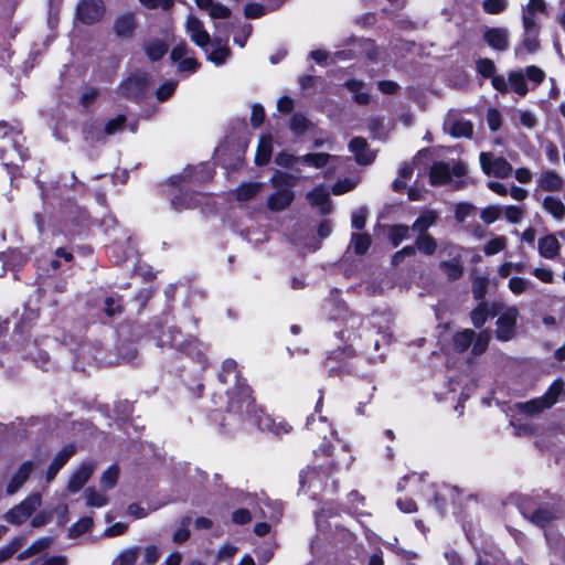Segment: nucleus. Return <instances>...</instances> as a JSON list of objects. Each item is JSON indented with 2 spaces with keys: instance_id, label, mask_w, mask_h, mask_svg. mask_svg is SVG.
I'll use <instances>...</instances> for the list:
<instances>
[{
  "instance_id": "bf43d9fd",
  "label": "nucleus",
  "mask_w": 565,
  "mask_h": 565,
  "mask_svg": "<svg viewBox=\"0 0 565 565\" xmlns=\"http://www.w3.org/2000/svg\"><path fill=\"white\" fill-rule=\"evenodd\" d=\"M275 162L284 168H290L300 162V157L294 156L287 151H281L275 157Z\"/></svg>"
},
{
  "instance_id": "c756f323",
  "label": "nucleus",
  "mask_w": 565,
  "mask_h": 565,
  "mask_svg": "<svg viewBox=\"0 0 565 565\" xmlns=\"http://www.w3.org/2000/svg\"><path fill=\"white\" fill-rule=\"evenodd\" d=\"M565 395V384L562 380H555L542 396L548 408L556 404L562 395Z\"/></svg>"
},
{
  "instance_id": "f03ea898",
  "label": "nucleus",
  "mask_w": 565,
  "mask_h": 565,
  "mask_svg": "<svg viewBox=\"0 0 565 565\" xmlns=\"http://www.w3.org/2000/svg\"><path fill=\"white\" fill-rule=\"evenodd\" d=\"M297 181L298 177L277 170L270 179L275 192L268 196V209L274 212L287 209L294 201L292 188L297 184Z\"/></svg>"
},
{
  "instance_id": "6e6d98bb",
  "label": "nucleus",
  "mask_w": 565,
  "mask_h": 565,
  "mask_svg": "<svg viewBox=\"0 0 565 565\" xmlns=\"http://www.w3.org/2000/svg\"><path fill=\"white\" fill-rule=\"evenodd\" d=\"M502 213L501 206L498 205H489L484 207L480 213V218L487 223L491 224L500 218Z\"/></svg>"
},
{
  "instance_id": "680f3d73",
  "label": "nucleus",
  "mask_w": 565,
  "mask_h": 565,
  "mask_svg": "<svg viewBox=\"0 0 565 565\" xmlns=\"http://www.w3.org/2000/svg\"><path fill=\"white\" fill-rule=\"evenodd\" d=\"M477 71L483 76V77H491L494 76L495 65L493 61L489 58H480L477 62Z\"/></svg>"
},
{
  "instance_id": "0eeeda50",
  "label": "nucleus",
  "mask_w": 565,
  "mask_h": 565,
  "mask_svg": "<svg viewBox=\"0 0 565 565\" xmlns=\"http://www.w3.org/2000/svg\"><path fill=\"white\" fill-rule=\"evenodd\" d=\"M479 160L481 169L487 175L498 179H507L513 172V168L507 159L503 157H497L491 152H481Z\"/></svg>"
},
{
  "instance_id": "c9c22d12",
  "label": "nucleus",
  "mask_w": 565,
  "mask_h": 565,
  "mask_svg": "<svg viewBox=\"0 0 565 565\" xmlns=\"http://www.w3.org/2000/svg\"><path fill=\"white\" fill-rule=\"evenodd\" d=\"M516 408L523 414L535 415V414L542 413L544 409H547L548 406L546 405L545 401L541 396V397H537V398H534V399H531V401H527L524 403H519L516 405Z\"/></svg>"
},
{
  "instance_id": "3c124183",
  "label": "nucleus",
  "mask_w": 565,
  "mask_h": 565,
  "mask_svg": "<svg viewBox=\"0 0 565 565\" xmlns=\"http://www.w3.org/2000/svg\"><path fill=\"white\" fill-rule=\"evenodd\" d=\"M191 523V516H184L181 520L180 527L173 533L172 541L174 543H183L190 537L189 525Z\"/></svg>"
},
{
  "instance_id": "8fccbe9b",
  "label": "nucleus",
  "mask_w": 565,
  "mask_h": 565,
  "mask_svg": "<svg viewBox=\"0 0 565 565\" xmlns=\"http://www.w3.org/2000/svg\"><path fill=\"white\" fill-rule=\"evenodd\" d=\"M23 539L15 537L0 548V563L9 559L22 545Z\"/></svg>"
},
{
  "instance_id": "052dcab7",
  "label": "nucleus",
  "mask_w": 565,
  "mask_h": 565,
  "mask_svg": "<svg viewBox=\"0 0 565 565\" xmlns=\"http://www.w3.org/2000/svg\"><path fill=\"white\" fill-rule=\"evenodd\" d=\"M488 319V310L484 305H479L475 310L471 312V321L476 328L482 327Z\"/></svg>"
},
{
  "instance_id": "423d86ee",
  "label": "nucleus",
  "mask_w": 565,
  "mask_h": 565,
  "mask_svg": "<svg viewBox=\"0 0 565 565\" xmlns=\"http://www.w3.org/2000/svg\"><path fill=\"white\" fill-rule=\"evenodd\" d=\"M465 173L466 169L459 162H436L430 168L429 179L433 185H445L451 182L454 177L461 178Z\"/></svg>"
},
{
  "instance_id": "473e14b6",
  "label": "nucleus",
  "mask_w": 565,
  "mask_h": 565,
  "mask_svg": "<svg viewBox=\"0 0 565 565\" xmlns=\"http://www.w3.org/2000/svg\"><path fill=\"white\" fill-rule=\"evenodd\" d=\"M544 210L556 220H563L565 216V205L562 200L554 196H546L543 200Z\"/></svg>"
},
{
  "instance_id": "4c0bfd02",
  "label": "nucleus",
  "mask_w": 565,
  "mask_h": 565,
  "mask_svg": "<svg viewBox=\"0 0 565 565\" xmlns=\"http://www.w3.org/2000/svg\"><path fill=\"white\" fill-rule=\"evenodd\" d=\"M347 88L354 94V99L358 104H369L371 96L366 92H362L363 83L360 81L351 79L345 83Z\"/></svg>"
},
{
  "instance_id": "5fc2aeb1",
  "label": "nucleus",
  "mask_w": 565,
  "mask_h": 565,
  "mask_svg": "<svg viewBox=\"0 0 565 565\" xmlns=\"http://www.w3.org/2000/svg\"><path fill=\"white\" fill-rule=\"evenodd\" d=\"M508 0H484L482 3L483 10L489 14H498L508 8Z\"/></svg>"
},
{
  "instance_id": "20e7f679",
  "label": "nucleus",
  "mask_w": 565,
  "mask_h": 565,
  "mask_svg": "<svg viewBox=\"0 0 565 565\" xmlns=\"http://www.w3.org/2000/svg\"><path fill=\"white\" fill-rule=\"evenodd\" d=\"M42 504V498L39 493L26 497L21 503L9 510L4 519L7 522L20 525L24 523Z\"/></svg>"
},
{
  "instance_id": "c85d7f7f",
  "label": "nucleus",
  "mask_w": 565,
  "mask_h": 565,
  "mask_svg": "<svg viewBox=\"0 0 565 565\" xmlns=\"http://www.w3.org/2000/svg\"><path fill=\"white\" fill-rule=\"evenodd\" d=\"M476 337V332L471 329H465L454 334L452 342L456 351L462 353L467 351Z\"/></svg>"
},
{
  "instance_id": "6e6552de",
  "label": "nucleus",
  "mask_w": 565,
  "mask_h": 565,
  "mask_svg": "<svg viewBox=\"0 0 565 565\" xmlns=\"http://www.w3.org/2000/svg\"><path fill=\"white\" fill-rule=\"evenodd\" d=\"M29 157L28 149L20 143V136H3V145L0 148V159L6 166H17L18 161H24Z\"/></svg>"
},
{
  "instance_id": "bb28decb",
  "label": "nucleus",
  "mask_w": 565,
  "mask_h": 565,
  "mask_svg": "<svg viewBox=\"0 0 565 565\" xmlns=\"http://www.w3.org/2000/svg\"><path fill=\"white\" fill-rule=\"evenodd\" d=\"M273 152V138L270 136H263L259 139L258 148L255 156V162L258 166H264L269 162Z\"/></svg>"
},
{
  "instance_id": "7c9ffc66",
  "label": "nucleus",
  "mask_w": 565,
  "mask_h": 565,
  "mask_svg": "<svg viewBox=\"0 0 565 565\" xmlns=\"http://www.w3.org/2000/svg\"><path fill=\"white\" fill-rule=\"evenodd\" d=\"M52 537L49 536L41 537L34 541L26 550H24L18 555V561H24L30 558L31 556L41 553L52 544Z\"/></svg>"
},
{
  "instance_id": "cd10ccee",
  "label": "nucleus",
  "mask_w": 565,
  "mask_h": 565,
  "mask_svg": "<svg viewBox=\"0 0 565 565\" xmlns=\"http://www.w3.org/2000/svg\"><path fill=\"white\" fill-rule=\"evenodd\" d=\"M212 45L214 49L209 53L207 60L215 65H222L230 55V49L221 39H215Z\"/></svg>"
},
{
  "instance_id": "7ed1b4c3",
  "label": "nucleus",
  "mask_w": 565,
  "mask_h": 565,
  "mask_svg": "<svg viewBox=\"0 0 565 565\" xmlns=\"http://www.w3.org/2000/svg\"><path fill=\"white\" fill-rule=\"evenodd\" d=\"M237 413L245 415V418L252 420L255 425H257L259 429L267 430L275 435L288 434L291 429V426L288 423H286L282 418L264 414L263 409L258 408L255 405L253 398L252 406L249 407V409H246L244 407Z\"/></svg>"
},
{
  "instance_id": "69168bd1",
  "label": "nucleus",
  "mask_w": 565,
  "mask_h": 565,
  "mask_svg": "<svg viewBox=\"0 0 565 565\" xmlns=\"http://www.w3.org/2000/svg\"><path fill=\"white\" fill-rule=\"evenodd\" d=\"M523 210L516 205H509L504 209L505 218L510 223H519L523 217Z\"/></svg>"
},
{
  "instance_id": "a18cd8bd",
  "label": "nucleus",
  "mask_w": 565,
  "mask_h": 565,
  "mask_svg": "<svg viewBox=\"0 0 565 565\" xmlns=\"http://www.w3.org/2000/svg\"><path fill=\"white\" fill-rule=\"evenodd\" d=\"M490 332L484 330V331H481L479 332L478 334H476L475 339H473V342L471 344L472 347V354L473 355H480L482 354L487 348H488V344H489V341H490Z\"/></svg>"
},
{
  "instance_id": "13d9d810",
  "label": "nucleus",
  "mask_w": 565,
  "mask_h": 565,
  "mask_svg": "<svg viewBox=\"0 0 565 565\" xmlns=\"http://www.w3.org/2000/svg\"><path fill=\"white\" fill-rule=\"evenodd\" d=\"M488 290V279L486 277H476L472 281V294L477 300L483 299Z\"/></svg>"
},
{
  "instance_id": "9b49d317",
  "label": "nucleus",
  "mask_w": 565,
  "mask_h": 565,
  "mask_svg": "<svg viewBox=\"0 0 565 565\" xmlns=\"http://www.w3.org/2000/svg\"><path fill=\"white\" fill-rule=\"evenodd\" d=\"M185 32L189 35L190 40L204 50V52L209 53V45L211 43V36L207 31L204 29L203 22L193 14H189L185 19Z\"/></svg>"
},
{
  "instance_id": "4d7b16f0",
  "label": "nucleus",
  "mask_w": 565,
  "mask_h": 565,
  "mask_svg": "<svg viewBox=\"0 0 565 565\" xmlns=\"http://www.w3.org/2000/svg\"><path fill=\"white\" fill-rule=\"evenodd\" d=\"M530 286L531 281L522 277H512L509 280V289L516 296L525 292Z\"/></svg>"
},
{
  "instance_id": "ddd939ff",
  "label": "nucleus",
  "mask_w": 565,
  "mask_h": 565,
  "mask_svg": "<svg viewBox=\"0 0 565 565\" xmlns=\"http://www.w3.org/2000/svg\"><path fill=\"white\" fill-rule=\"evenodd\" d=\"M539 33L540 28H523L522 38L514 49V53L518 57L534 53L539 50Z\"/></svg>"
},
{
  "instance_id": "412c9836",
  "label": "nucleus",
  "mask_w": 565,
  "mask_h": 565,
  "mask_svg": "<svg viewBox=\"0 0 565 565\" xmlns=\"http://www.w3.org/2000/svg\"><path fill=\"white\" fill-rule=\"evenodd\" d=\"M307 199L311 205L318 206L322 214H328L331 211L329 192L323 186H317L307 194Z\"/></svg>"
},
{
  "instance_id": "0e129e2a",
  "label": "nucleus",
  "mask_w": 565,
  "mask_h": 565,
  "mask_svg": "<svg viewBox=\"0 0 565 565\" xmlns=\"http://www.w3.org/2000/svg\"><path fill=\"white\" fill-rule=\"evenodd\" d=\"M367 210L361 207L352 213L351 223L352 227L362 230L365 226Z\"/></svg>"
},
{
  "instance_id": "2eb2a0df",
  "label": "nucleus",
  "mask_w": 565,
  "mask_h": 565,
  "mask_svg": "<svg viewBox=\"0 0 565 565\" xmlns=\"http://www.w3.org/2000/svg\"><path fill=\"white\" fill-rule=\"evenodd\" d=\"M483 39L491 49L497 51H505L510 44V33L507 28H488Z\"/></svg>"
},
{
  "instance_id": "a878e982",
  "label": "nucleus",
  "mask_w": 565,
  "mask_h": 565,
  "mask_svg": "<svg viewBox=\"0 0 565 565\" xmlns=\"http://www.w3.org/2000/svg\"><path fill=\"white\" fill-rule=\"evenodd\" d=\"M160 347H171L178 350L185 349V342L181 340V333L177 328H169L167 332H163L159 337Z\"/></svg>"
},
{
  "instance_id": "4468645a",
  "label": "nucleus",
  "mask_w": 565,
  "mask_h": 565,
  "mask_svg": "<svg viewBox=\"0 0 565 565\" xmlns=\"http://www.w3.org/2000/svg\"><path fill=\"white\" fill-rule=\"evenodd\" d=\"M39 465V461L26 460L22 462L12 475L8 486L7 493L14 494L18 492L29 479L32 471Z\"/></svg>"
},
{
  "instance_id": "4be33fe9",
  "label": "nucleus",
  "mask_w": 565,
  "mask_h": 565,
  "mask_svg": "<svg viewBox=\"0 0 565 565\" xmlns=\"http://www.w3.org/2000/svg\"><path fill=\"white\" fill-rule=\"evenodd\" d=\"M143 50L151 62L161 60L168 52V45L163 40L150 39L143 42Z\"/></svg>"
},
{
  "instance_id": "2f4dec72",
  "label": "nucleus",
  "mask_w": 565,
  "mask_h": 565,
  "mask_svg": "<svg viewBox=\"0 0 565 565\" xmlns=\"http://www.w3.org/2000/svg\"><path fill=\"white\" fill-rule=\"evenodd\" d=\"M84 499L86 505L90 508H103L108 503V497L103 491L92 487L84 491Z\"/></svg>"
},
{
  "instance_id": "774afa93",
  "label": "nucleus",
  "mask_w": 565,
  "mask_h": 565,
  "mask_svg": "<svg viewBox=\"0 0 565 565\" xmlns=\"http://www.w3.org/2000/svg\"><path fill=\"white\" fill-rule=\"evenodd\" d=\"M160 553L156 545H149L143 550L145 565H153L159 561Z\"/></svg>"
},
{
  "instance_id": "1a4fd4ad",
  "label": "nucleus",
  "mask_w": 565,
  "mask_h": 565,
  "mask_svg": "<svg viewBox=\"0 0 565 565\" xmlns=\"http://www.w3.org/2000/svg\"><path fill=\"white\" fill-rule=\"evenodd\" d=\"M105 6L102 0H81L76 8L77 19L86 25H92L102 20Z\"/></svg>"
},
{
  "instance_id": "79ce46f5",
  "label": "nucleus",
  "mask_w": 565,
  "mask_h": 565,
  "mask_svg": "<svg viewBox=\"0 0 565 565\" xmlns=\"http://www.w3.org/2000/svg\"><path fill=\"white\" fill-rule=\"evenodd\" d=\"M371 236L369 234L353 233L351 237V245L353 246L356 255H363L367 252L371 245Z\"/></svg>"
},
{
  "instance_id": "f257e3e1",
  "label": "nucleus",
  "mask_w": 565,
  "mask_h": 565,
  "mask_svg": "<svg viewBox=\"0 0 565 565\" xmlns=\"http://www.w3.org/2000/svg\"><path fill=\"white\" fill-rule=\"evenodd\" d=\"M218 379L224 384L234 383V387L226 391L228 412H239L244 407L249 409L252 406V391L245 381L241 379L237 363L234 360L227 359L223 362Z\"/></svg>"
},
{
  "instance_id": "c03bdc74",
  "label": "nucleus",
  "mask_w": 565,
  "mask_h": 565,
  "mask_svg": "<svg viewBox=\"0 0 565 565\" xmlns=\"http://www.w3.org/2000/svg\"><path fill=\"white\" fill-rule=\"evenodd\" d=\"M119 477V468L117 466H110L105 470L100 477V486L104 490L113 489Z\"/></svg>"
},
{
  "instance_id": "f8f14e48",
  "label": "nucleus",
  "mask_w": 565,
  "mask_h": 565,
  "mask_svg": "<svg viewBox=\"0 0 565 565\" xmlns=\"http://www.w3.org/2000/svg\"><path fill=\"white\" fill-rule=\"evenodd\" d=\"M95 470L96 463L94 461L82 462L71 475L67 490L72 493L78 492L87 483Z\"/></svg>"
},
{
  "instance_id": "6ab92c4d",
  "label": "nucleus",
  "mask_w": 565,
  "mask_h": 565,
  "mask_svg": "<svg viewBox=\"0 0 565 565\" xmlns=\"http://www.w3.org/2000/svg\"><path fill=\"white\" fill-rule=\"evenodd\" d=\"M537 249L542 257L553 259L558 255L561 244L555 235L548 234L539 239Z\"/></svg>"
},
{
  "instance_id": "9d476101",
  "label": "nucleus",
  "mask_w": 565,
  "mask_h": 565,
  "mask_svg": "<svg viewBox=\"0 0 565 565\" xmlns=\"http://www.w3.org/2000/svg\"><path fill=\"white\" fill-rule=\"evenodd\" d=\"M444 130L455 138L471 137L472 124L457 110H450L444 121Z\"/></svg>"
},
{
  "instance_id": "864d4df0",
  "label": "nucleus",
  "mask_w": 565,
  "mask_h": 565,
  "mask_svg": "<svg viewBox=\"0 0 565 565\" xmlns=\"http://www.w3.org/2000/svg\"><path fill=\"white\" fill-rule=\"evenodd\" d=\"M93 526V519L89 516L82 518L70 529V535L73 537L79 536L90 530Z\"/></svg>"
},
{
  "instance_id": "603ef678",
  "label": "nucleus",
  "mask_w": 565,
  "mask_h": 565,
  "mask_svg": "<svg viewBox=\"0 0 565 565\" xmlns=\"http://www.w3.org/2000/svg\"><path fill=\"white\" fill-rule=\"evenodd\" d=\"M507 247V237L505 236H497L489 241L484 246L486 255H494L499 252L503 250Z\"/></svg>"
},
{
  "instance_id": "39448f33",
  "label": "nucleus",
  "mask_w": 565,
  "mask_h": 565,
  "mask_svg": "<svg viewBox=\"0 0 565 565\" xmlns=\"http://www.w3.org/2000/svg\"><path fill=\"white\" fill-rule=\"evenodd\" d=\"M519 315V309L515 306H510L503 309L495 323V338L499 341L508 342L514 339L516 334L515 329Z\"/></svg>"
},
{
  "instance_id": "49530a36",
  "label": "nucleus",
  "mask_w": 565,
  "mask_h": 565,
  "mask_svg": "<svg viewBox=\"0 0 565 565\" xmlns=\"http://www.w3.org/2000/svg\"><path fill=\"white\" fill-rule=\"evenodd\" d=\"M411 227L406 225H395L390 231V239L393 246H398L404 239L409 238Z\"/></svg>"
},
{
  "instance_id": "58836bf2",
  "label": "nucleus",
  "mask_w": 565,
  "mask_h": 565,
  "mask_svg": "<svg viewBox=\"0 0 565 565\" xmlns=\"http://www.w3.org/2000/svg\"><path fill=\"white\" fill-rule=\"evenodd\" d=\"M140 548L137 546L126 548L113 561V565H135Z\"/></svg>"
},
{
  "instance_id": "5701e85b",
  "label": "nucleus",
  "mask_w": 565,
  "mask_h": 565,
  "mask_svg": "<svg viewBox=\"0 0 565 565\" xmlns=\"http://www.w3.org/2000/svg\"><path fill=\"white\" fill-rule=\"evenodd\" d=\"M537 184L543 191H559L563 188V179L553 171L542 172L537 179Z\"/></svg>"
},
{
  "instance_id": "f704fd0d",
  "label": "nucleus",
  "mask_w": 565,
  "mask_h": 565,
  "mask_svg": "<svg viewBox=\"0 0 565 565\" xmlns=\"http://www.w3.org/2000/svg\"><path fill=\"white\" fill-rule=\"evenodd\" d=\"M509 86L520 96H525L527 93V86L525 83V76L522 71H513L508 75Z\"/></svg>"
},
{
  "instance_id": "de8ad7c7",
  "label": "nucleus",
  "mask_w": 565,
  "mask_h": 565,
  "mask_svg": "<svg viewBox=\"0 0 565 565\" xmlns=\"http://www.w3.org/2000/svg\"><path fill=\"white\" fill-rule=\"evenodd\" d=\"M440 268L452 280L458 279L462 275V266L458 260L441 262Z\"/></svg>"
},
{
  "instance_id": "e2e57ef3",
  "label": "nucleus",
  "mask_w": 565,
  "mask_h": 565,
  "mask_svg": "<svg viewBox=\"0 0 565 565\" xmlns=\"http://www.w3.org/2000/svg\"><path fill=\"white\" fill-rule=\"evenodd\" d=\"M126 122V117L122 115L117 116L114 119H110L105 126V134L110 136L116 134L118 130H121Z\"/></svg>"
},
{
  "instance_id": "a19ab883",
  "label": "nucleus",
  "mask_w": 565,
  "mask_h": 565,
  "mask_svg": "<svg viewBox=\"0 0 565 565\" xmlns=\"http://www.w3.org/2000/svg\"><path fill=\"white\" fill-rule=\"evenodd\" d=\"M300 487L303 488L308 484L309 488H317V484L321 486L322 478L315 468H308L307 470L301 471L299 478Z\"/></svg>"
},
{
  "instance_id": "ea45409f",
  "label": "nucleus",
  "mask_w": 565,
  "mask_h": 565,
  "mask_svg": "<svg viewBox=\"0 0 565 565\" xmlns=\"http://www.w3.org/2000/svg\"><path fill=\"white\" fill-rule=\"evenodd\" d=\"M415 245L419 252L426 255H433L437 248L435 238L429 234H418Z\"/></svg>"
},
{
  "instance_id": "338daca9",
  "label": "nucleus",
  "mask_w": 565,
  "mask_h": 565,
  "mask_svg": "<svg viewBox=\"0 0 565 565\" xmlns=\"http://www.w3.org/2000/svg\"><path fill=\"white\" fill-rule=\"evenodd\" d=\"M192 54L191 49L185 43L175 45L171 51V60L173 62L181 61Z\"/></svg>"
},
{
  "instance_id": "09e8293b",
  "label": "nucleus",
  "mask_w": 565,
  "mask_h": 565,
  "mask_svg": "<svg viewBox=\"0 0 565 565\" xmlns=\"http://www.w3.org/2000/svg\"><path fill=\"white\" fill-rule=\"evenodd\" d=\"M75 454V447L73 445H67L63 447L53 458L52 465L62 469L64 465L71 459V457Z\"/></svg>"
},
{
  "instance_id": "72a5a7b5",
  "label": "nucleus",
  "mask_w": 565,
  "mask_h": 565,
  "mask_svg": "<svg viewBox=\"0 0 565 565\" xmlns=\"http://www.w3.org/2000/svg\"><path fill=\"white\" fill-rule=\"evenodd\" d=\"M141 89V82L138 77H129L118 86V94L126 98L136 97Z\"/></svg>"
},
{
  "instance_id": "a211bd4d",
  "label": "nucleus",
  "mask_w": 565,
  "mask_h": 565,
  "mask_svg": "<svg viewBox=\"0 0 565 565\" xmlns=\"http://www.w3.org/2000/svg\"><path fill=\"white\" fill-rule=\"evenodd\" d=\"M137 23L132 13L119 15L114 23V31L119 38H131L135 33Z\"/></svg>"
},
{
  "instance_id": "37998d69",
  "label": "nucleus",
  "mask_w": 565,
  "mask_h": 565,
  "mask_svg": "<svg viewBox=\"0 0 565 565\" xmlns=\"http://www.w3.org/2000/svg\"><path fill=\"white\" fill-rule=\"evenodd\" d=\"M262 185L263 184L258 183V182L245 183V184L241 185L236 190L237 200L238 201L249 200L250 198H253L260 191Z\"/></svg>"
},
{
  "instance_id": "aec40b11",
  "label": "nucleus",
  "mask_w": 565,
  "mask_h": 565,
  "mask_svg": "<svg viewBox=\"0 0 565 565\" xmlns=\"http://www.w3.org/2000/svg\"><path fill=\"white\" fill-rule=\"evenodd\" d=\"M307 429L316 433L323 440H327L328 435L331 437L334 435L331 425L328 423L324 416L319 415L316 417L311 415L307 418Z\"/></svg>"
},
{
  "instance_id": "393cba45",
  "label": "nucleus",
  "mask_w": 565,
  "mask_h": 565,
  "mask_svg": "<svg viewBox=\"0 0 565 565\" xmlns=\"http://www.w3.org/2000/svg\"><path fill=\"white\" fill-rule=\"evenodd\" d=\"M437 213L433 210L424 211L412 225L411 230L418 234H427V230L437 221Z\"/></svg>"
},
{
  "instance_id": "dca6fc26",
  "label": "nucleus",
  "mask_w": 565,
  "mask_h": 565,
  "mask_svg": "<svg viewBox=\"0 0 565 565\" xmlns=\"http://www.w3.org/2000/svg\"><path fill=\"white\" fill-rule=\"evenodd\" d=\"M198 8L205 11L213 20L227 19L231 17V9L214 0H194Z\"/></svg>"
},
{
  "instance_id": "e433bc0d",
  "label": "nucleus",
  "mask_w": 565,
  "mask_h": 565,
  "mask_svg": "<svg viewBox=\"0 0 565 565\" xmlns=\"http://www.w3.org/2000/svg\"><path fill=\"white\" fill-rule=\"evenodd\" d=\"M331 158V154L324 152L307 153L300 157V162L320 169L326 167Z\"/></svg>"
},
{
  "instance_id": "b1692460",
  "label": "nucleus",
  "mask_w": 565,
  "mask_h": 565,
  "mask_svg": "<svg viewBox=\"0 0 565 565\" xmlns=\"http://www.w3.org/2000/svg\"><path fill=\"white\" fill-rule=\"evenodd\" d=\"M558 511L550 505H543L540 507L537 510H535L532 514H530L527 518L529 520L539 526H545L547 523H550L552 520L557 518Z\"/></svg>"
},
{
  "instance_id": "f3484780",
  "label": "nucleus",
  "mask_w": 565,
  "mask_h": 565,
  "mask_svg": "<svg viewBox=\"0 0 565 565\" xmlns=\"http://www.w3.org/2000/svg\"><path fill=\"white\" fill-rule=\"evenodd\" d=\"M349 149L354 153L355 160L359 164H370L375 158L374 152L367 148V142L362 137L353 138L349 143Z\"/></svg>"
}]
</instances>
